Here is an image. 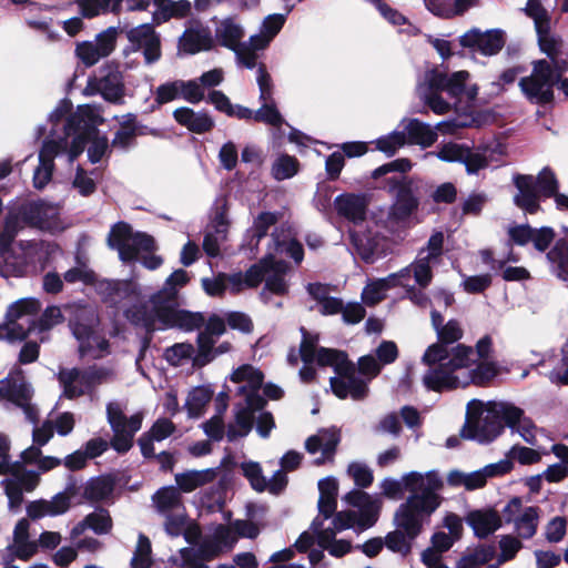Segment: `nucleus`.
<instances>
[{"instance_id": "f257e3e1", "label": "nucleus", "mask_w": 568, "mask_h": 568, "mask_svg": "<svg viewBox=\"0 0 568 568\" xmlns=\"http://www.w3.org/2000/svg\"><path fill=\"white\" fill-rule=\"evenodd\" d=\"M432 325L435 328L439 343L430 345L423 362L430 367L424 375V385L432 390L442 392L469 384L483 385L497 376L499 369L491 361V338L481 337L475 349L464 345L449 348L446 344L457 342L463 336L458 321L450 320L443 325V316L432 311Z\"/></svg>"}, {"instance_id": "f03ea898", "label": "nucleus", "mask_w": 568, "mask_h": 568, "mask_svg": "<svg viewBox=\"0 0 568 568\" xmlns=\"http://www.w3.org/2000/svg\"><path fill=\"white\" fill-rule=\"evenodd\" d=\"M525 11L534 20L539 47L549 60L536 61L531 74L523 78L519 85L531 102L546 104L552 101L554 83L568 70V62L560 58L562 42L550 32V16L540 0H528Z\"/></svg>"}, {"instance_id": "7ed1b4c3", "label": "nucleus", "mask_w": 568, "mask_h": 568, "mask_svg": "<svg viewBox=\"0 0 568 568\" xmlns=\"http://www.w3.org/2000/svg\"><path fill=\"white\" fill-rule=\"evenodd\" d=\"M503 423L516 429L527 443L535 444L536 430L531 420L524 415L523 409L507 402L470 400L466 425L460 435L480 443L490 442L501 432Z\"/></svg>"}, {"instance_id": "20e7f679", "label": "nucleus", "mask_w": 568, "mask_h": 568, "mask_svg": "<svg viewBox=\"0 0 568 568\" xmlns=\"http://www.w3.org/2000/svg\"><path fill=\"white\" fill-rule=\"evenodd\" d=\"M345 501L357 508V511H339L332 520V525L324 527L320 517L312 524L313 535L316 536L320 547L329 551L335 557H341L351 550V544L344 539H335V535L347 528L357 527L367 529L378 519L382 508V499L362 490H352L345 497Z\"/></svg>"}, {"instance_id": "39448f33", "label": "nucleus", "mask_w": 568, "mask_h": 568, "mask_svg": "<svg viewBox=\"0 0 568 568\" xmlns=\"http://www.w3.org/2000/svg\"><path fill=\"white\" fill-rule=\"evenodd\" d=\"M317 338L307 335L303 331V341L301 343V357L304 366L300 371L303 382H310L315 375L312 363L321 366H332L337 374L331 378V387L334 394L339 398L351 397L355 400L366 396V385L357 379L354 373V366L346 358L343 352L332 348H317Z\"/></svg>"}, {"instance_id": "423d86ee", "label": "nucleus", "mask_w": 568, "mask_h": 568, "mask_svg": "<svg viewBox=\"0 0 568 568\" xmlns=\"http://www.w3.org/2000/svg\"><path fill=\"white\" fill-rule=\"evenodd\" d=\"M103 122L101 110L95 105H80L77 112L68 120L64 126L63 136L68 141L65 151V162L68 164L83 152L85 143L88 146V158L90 162L97 163L106 153L109 149L108 139L101 135L97 125Z\"/></svg>"}, {"instance_id": "0eeeda50", "label": "nucleus", "mask_w": 568, "mask_h": 568, "mask_svg": "<svg viewBox=\"0 0 568 568\" xmlns=\"http://www.w3.org/2000/svg\"><path fill=\"white\" fill-rule=\"evenodd\" d=\"M125 315L134 324L148 329L178 327L191 332L204 323L201 314L178 308L174 290H165L163 303L161 295H154L148 304L128 308Z\"/></svg>"}, {"instance_id": "6e6552de", "label": "nucleus", "mask_w": 568, "mask_h": 568, "mask_svg": "<svg viewBox=\"0 0 568 568\" xmlns=\"http://www.w3.org/2000/svg\"><path fill=\"white\" fill-rule=\"evenodd\" d=\"M436 499L413 497L402 503L394 514L396 530L385 538L388 549L405 556L410 551L412 541L420 534L425 524L436 511Z\"/></svg>"}, {"instance_id": "1a4fd4ad", "label": "nucleus", "mask_w": 568, "mask_h": 568, "mask_svg": "<svg viewBox=\"0 0 568 568\" xmlns=\"http://www.w3.org/2000/svg\"><path fill=\"white\" fill-rule=\"evenodd\" d=\"M20 221L49 232H61L65 227L60 219L59 205L43 200L26 203L19 209L18 214L9 215L0 229V253L9 248L19 231Z\"/></svg>"}, {"instance_id": "9d476101", "label": "nucleus", "mask_w": 568, "mask_h": 568, "mask_svg": "<svg viewBox=\"0 0 568 568\" xmlns=\"http://www.w3.org/2000/svg\"><path fill=\"white\" fill-rule=\"evenodd\" d=\"M514 184L517 189L514 203L527 214H535L540 210L541 196H552L558 209L568 210V196L557 192L558 181L548 169H544L537 176L515 175Z\"/></svg>"}, {"instance_id": "9b49d317", "label": "nucleus", "mask_w": 568, "mask_h": 568, "mask_svg": "<svg viewBox=\"0 0 568 568\" xmlns=\"http://www.w3.org/2000/svg\"><path fill=\"white\" fill-rule=\"evenodd\" d=\"M287 264L270 253L258 264L251 266L245 274H224L227 291L235 294L245 288L257 286L263 280L265 288L275 294H283L287 290L284 278Z\"/></svg>"}, {"instance_id": "f8f14e48", "label": "nucleus", "mask_w": 568, "mask_h": 568, "mask_svg": "<svg viewBox=\"0 0 568 568\" xmlns=\"http://www.w3.org/2000/svg\"><path fill=\"white\" fill-rule=\"evenodd\" d=\"M108 243L116 248L123 262L141 260L149 270H155L162 264V258L150 255L154 251V240L145 233H133L130 225L123 222L115 224L109 234Z\"/></svg>"}, {"instance_id": "ddd939ff", "label": "nucleus", "mask_w": 568, "mask_h": 568, "mask_svg": "<svg viewBox=\"0 0 568 568\" xmlns=\"http://www.w3.org/2000/svg\"><path fill=\"white\" fill-rule=\"evenodd\" d=\"M379 487L385 497L394 500L400 499L405 491L410 494L406 500L413 497L436 499V509L443 500L438 494L443 488V480L434 470L427 473L410 471L403 475L400 479L385 478L381 481Z\"/></svg>"}, {"instance_id": "4468645a", "label": "nucleus", "mask_w": 568, "mask_h": 568, "mask_svg": "<svg viewBox=\"0 0 568 568\" xmlns=\"http://www.w3.org/2000/svg\"><path fill=\"white\" fill-rule=\"evenodd\" d=\"M40 308L41 303L33 297L20 298L13 302L8 307L6 322L0 325V333H2L3 338L10 342L26 338L36 326L33 317Z\"/></svg>"}, {"instance_id": "2eb2a0df", "label": "nucleus", "mask_w": 568, "mask_h": 568, "mask_svg": "<svg viewBox=\"0 0 568 568\" xmlns=\"http://www.w3.org/2000/svg\"><path fill=\"white\" fill-rule=\"evenodd\" d=\"M33 389L22 372L17 369L0 379V399L20 408L30 423H37L39 410L32 403Z\"/></svg>"}, {"instance_id": "dca6fc26", "label": "nucleus", "mask_w": 568, "mask_h": 568, "mask_svg": "<svg viewBox=\"0 0 568 568\" xmlns=\"http://www.w3.org/2000/svg\"><path fill=\"white\" fill-rule=\"evenodd\" d=\"M106 416L113 430L112 447L119 453L128 452L132 447L135 433L141 428L143 414L136 413L126 418L123 405L112 402L106 406Z\"/></svg>"}, {"instance_id": "f3484780", "label": "nucleus", "mask_w": 568, "mask_h": 568, "mask_svg": "<svg viewBox=\"0 0 568 568\" xmlns=\"http://www.w3.org/2000/svg\"><path fill=\"white\" fill-rule=\"evenodd\" d=\"M244 36L242 27L231 19L223 20L215 30L217 41L235 52L239 62L247 69L256 67L257 54L251 47L250 40L241 43Z\"/></svg>"}, {"instance_id": "a211bd4d", "label": "nucleus", "mask_w": 568, "mask_h": 568, "mask_svg": "<svg viewBox=\"0 0 568 568\" xmlns=\"http://www.w3.org/2000/svg\"><path fill=\"white\" fill-rule=\"evenodd\" d=\"M426 80L437 88H442L447 92L452 99H455L454 104L462 103L464 98L467 104L471 102L478 92L475 84L467 85L469 73L467 71H457L452 74H446L438 70H430L426 72Z\"/></svg>"}, {"instance_id": "6ab92c4d", "label": "nucleus", "mask_w": 568, "mask_h": 568, "mask_svg": "<svg viewBox=\"0 0 568 568\" xmlns=\"http://www.w3.org/2000/svg\"><path fill=\"white\" fill-rule=\"evenodd\" d=\"M9 477L2 480L10 509H17L23 501V493H31L40 483L38 473L28 470L19 462L8 469Z\"/></svg>"}, {"instance_id": "aec40b11", "label": "nucleus", "mask_w": 568, "mask_h": 568, "mask_svg": "<svg viewBox=\"0 0 568 568\" xmlns=\"http://www.w3.org/2000/svg\"><path fill=\"white\" fill-rule=\"evenodd\" d=\"M444 244V234L442 232L434 233L425 248H422L416 260L409 265L414 275L415 283L425 288L433 278L432 268L437 265L442 258Z\"/></svg>"}, {"instance_id": "412c9836", "label": "nucleus", "mask_w": 568, "mask_h": 568, "mask_svg": "<svg viewBox=\"0 0 568 568\" xmlns=\"http://www.w3.org/2000/svg\"><path fill=\"white\" fill-rule=\"evenodd\" d=\"M230 381L239 385L236 394L243 396L244 402L255 406L265 405V399L260 395L264 375L258 368L250 364L241 365L231 373Z\"/></svg>"}, {"instance_id": "4be33fe9", "label": "nucleus", "mask_w": 568, "mask_h": 568, "mask_svg": "<svg viewBox=\"0 0 568 568\" xmlns=\"http://www.w3.org/2000/svg\"><path fill=\"white\" fill-rule=\"evenodd\" d=\"M511 466L510 460L503 459L471 473L452 470L447 476V481L453 487H464L466 490H475L484 487L488 478L508 473Z\"/></svg>"}, {"instance_id": "5701e85b", "label": "nucleus", "mask_w": 568, "mask_h": 568, "mask_svg": "<svg viewBox=\"0 0 568 568\" xmlns=\"http://www.w3.org/2000/svg\"><path fill=\"white\" fill-rule=\"evenodd\" d=\"M58 247L41 240L20 241L14 252L20 266L32 272H41Z\"/></svg>"}, {"instance_id": "b1692460", "label": "nucleus", "mask_w": 568, "mask_h": 568, "mask_svg": "<svg viewBox=\"0 0 568 568\" xmlns=\"http://www.w3.org/2000/svg\"><path fill=\"white\" fill-rule=\"evenodd\" d=\"M68 141L65 139H47L39 152V165L33 172V186L38 190L43 189L51 180L53 172V160L59 156L65 160Z\"/></svg>"}, {"instance_id": "393cba45", "label": "nucleus", "mask_w": 568, "mask_h": 568, "mask_svg": "<svg viewBox=\"0 0 568 568\" xmlns=\"http://www.w3.org/2000/svg\"><path fill=\"white\" fill-rule=\"evenodd\" d=\"M116 29L108 28L92 41H82L75 45L77 58L85 65L92 67L102 58L110 55L115 48Z\"/></svg>"}, {"instance_id": "a878e982", "label": "nucleus", "mask_w": 568, "mask_h": 568, "mask_svg": "<svg viewBox=\"0 0 568 568\" xmlns=\"http://www.w3.org/2000/svg\"><path fill=\"white\" fill-rule=\"evenodd\" d=\"M355 251L367 263H373L392 251L390 241L377 232L371 230H352L349 232Z\"/></svg>"}, {"instance_id": "bb28decb", "label": "nucleus", "mask_w": 568, "mask_h": 568, "mask_svg": "<svg viewBox=\"0 0 568 568\" xmlns=\"http://www.w3.org/2000/svg\"><path fill=\"white\" fill-rule=\"evenodd\" d=\"M436 154L442 161L463 163L468 174H477L480 170L487 168L485 154L475 152V150L464 144L454 142L443 144Z\"/></svg>"}, {"instance_id": "cd10ccee", "label": "nucleus", "mask_w": 568, "mask_h": 568, "mask_svg": "<svg viewBox=\"0 0 568 568\" xmlns=\"http://www.w3.org/2000/svg\"><path fill=\"white\" fill-rule=\"evenodd\" d=\"M390 191L397 190L396 200L392 205L390 215L402 221L410 216L418 207V199L415 196L410 181L404 176H393L387 180Z\"/></svg>"}, {"instance_id": "c85d7f7f", "label": "nucleus", "mask_w": 568, "mask_h": 568, "mask_svg": "<svg viewBox=\"0 0 568 568\" xmlns=\"http://www.w3.org/2000/svg\"><path fill=\"white\" fill-rule=\"evenodd\" d=\"M29 521L26 518L20 519L13 530L12 542L2 551L4 564H11L16 559L27 561L38 551L37 541L29 538Z\"/></svg>"}, {"instance_id": "c756f323", "label": "nucleus", "mask_w": 568, "mask_h": 568, "mask_svg": "<svg viewBox=\"0 0 568 568\" xmlns=\"http://www.w3.org/2000/svg\"><path fill=\"white\" fill-rule=\"evenodd\" d=\"M74 425L75 417L72 413H51L41 426L33 428V443L39 446H44L53 437L54 432L59 436H67L73 430Z\"/></svg>"}, {"instance_id": "7c9ffc66", "label": "nucleus", "mask_w": 568, "mask_h": 568, "mask_svg": "<svg viewBox=\"0 0 568 568\" xmlns=\"http://www.w3.org/2000/svg\"><path fill=\"white\" fill-rule=\"evenodd\" d=\"M460 44L484 55L497 54L505 44L504 32L499 29L481 32L473 29L460 37Z\"/></svg>"}, {"instance_id": "2f4dec72", "label": "nucleus", "mask_w": 568, "mask_h": 568, "mask_svg": "<svg viewBox=\"0 0 568 568\" xmlns=\"http://www.w3.org/2000/svg\"><path fill=\"white\" fill-rule=\"evenodd\" d=\"M225 323L217 316H212L206 323L205 329L197 335V352L192 357L193 366L203 367L212 362V346L216 338L225 333Z\"/></svg>"}, {"instance_id": "473e14b6", "label": "nucleus", "mask_w": 568, "mask_h": 568, "mask_svg": "<svg viewBox=\"0 0 568 568\" xmlns=\"http://www.w3.org/2000/svg\"><path fill=\"white\" fill-rule=\"evenodd\" d=\"M72 332L79 342V354L82 358L95 359L109 354V343L90 326L73 324Z\"/></svg>"}, {"instance_id": "72a5a7b5", "label": "nucleus", "mask_w": 568, "mask_h": 568, "mask_svg": "<svg viewBox=\"0 0 568 568\" xmlns=\"http://www.w3.org/2000/svg\"><path fill=\"white\" fill-rule=\"evenodd\" d=\"M100 93L106 101L118 103L122 100L124 87L122 75L118 71H112L102 78H90L83 89L84 95H94Z\"/></svg>"}, {"instance_id": "f704fd0d", "label": "nucleus", "mask_w": 568, "mask_h": 568, "mask_svg": "<svg viewBox=\"0 0 568 568\" xmlns=\"http://www.w3.org/2000/svg\"><path fill=\"white\" fill-rule=\"evenodd\" d=\"M505 514L509 520L515 524V529L521 538H531L537 530L538 526V510L535 507L521 508V503L518 498L508 503L505 508Z\"/></svg>"}, {"instance_id": "c9c22d12", "label": "nucleus", "mask_w": 568, "mask_h": 568, "mask_svg": "<svg viewBox=\"0 0 568 568\" xmlns=\"http://www.w3.org/2000/svg\"><path fill=\"white\" fill-rule=\"evenodd\" d=\"M73 493L70 488L54 495L51 499H39L27 506V514L31 519L55 517L68 511Z\"/></svg>"}, {"instance_id": "e433bc0d", "label": "nucleus", "mask_w": 568, "mask_h": 568, "mask_svg": "<svg viewBox=\"0 0 568 568\" xmlns=\"http://www.w3.org/2000/svg\"><path fill=\"white\" fill-rule=\"evenodd\" d=\"M214 40L211 30L200 23L191 26L179 40V52L184 54H195L202 51L211 50Z\"/></svg>"}, {"instance_id": "4c0bfd02", "label": "nucleus", "mask_w": 568, "mask_h": 568, "mask_svg": "<svg viewBox=\"0 0 568 568\" xmlns=\"http://www.w3.org/2000/svg\"><path fill=\"white\" fill-rule=\"evenodd\" d=\"M128 38L143 50L146 63H153L161 57L160 39L150 24H141L128 32Z\"/></svg>"}, {"instance_id": "58836bf2", "label": "nucleus", "mask_w": 568, "mask_h": 568, "mask_svg": "<svg viewBox=\"0 0 568 568\" xmlns=\"http://www.w3.org/2000/svg\"><path fill=\"white\" fill-rule=\"evenodd\" d=\"M222 546L216 541L206 540L199 548H182L176 556L171 557L174 566L184 568L189 565L203 562L215 558L222 550Z\"/></svg>"}, {"instance_id": "ea45409f", "label": "nucleus", "mask_w": 568, "mask_h": 568, "mask_svg": "<svg viewBox=\"0 0 568 568\" xmlns=\"http://www.w3.org/2000/svg\"><path fill=\"white\" fill-rule=\"evenodd\" d=\"M263 407L264 406L250 405L246 402L244 405H236L234 409V422L227 426L226 430L229 440L233 442L247 436L252 430L255 413Z\"/></svg>"}, {"instance_id": "a19ab883", "label": "nucleus", "mask_w": 568, "mask_h": 568, "mask_svg": "<svg viewBox=\"0 0 568 568\" xmlns=\"http://www.w3.org/2000/svg\"><path fill=\"white\" fill-rule=\"evenodd\" d=\"M58 379L63 388V395L73 399L92 389L84 371L78 368H63L59 372Z\"/></svg>"}, {"instance_id": "79ce46f5", "label": "nucleus", "mask_w": 568, "mask_h": 568, "mask_svg": "<svg viewBox=\"0 0 568 568\" xmlns=\"http://www.w3.org/2000/svg\"><path fill=\"white\" fill-rule=\"evenodd\" d=\"M334 205L337 213L355 226L365 220L367 202L362 195L342 194L335 199Z\"/></svg>"}, {"instance_id": "37998d69", "label": "nucleus", "mask_w": 568, "mask_h": 568, "mask_svg": "<svg viewBox=\"0 0 568 568\" xmlns=\"http://www.w3.org/2000/svg\"><path fill=\"white\" fill-rule=\"evenodd\" d=\"M339 442V435L336 429H321L315 435L307 438L305 448L310 454L321 453L322 457L316 460L317 464L331 458Z\"/></svg>"}, {"instance_id": "c03bdc74", "label": "nucleus", "mask_w": 568, "mask_h": 568, "mask_svg": "<svg viewBox=\"0 0 568 568\" xmlns=\"http://www.w3.org/2000/svg\"><path fill=\"white\" fill-rule=\"evenodd\" d=\"M466 523L478 538H485L500 527L501 518L493 509H478L468 513Z\"/></svg>"}, {"instance_id": "a18cd8bd", "label": "nucleus", "mask_w": 568, "mask_h": 568, "mask_svg": "<svg viewBox=\"0 0 568 568\" xmlns=\"http://www.w3.org/2000/svg\"><path fill=\"white\" fill-rule=\"evenodd\" d=\"M219 468H206L202 470H186L174 476L176 488L180 493H192L195 489L215 480Z\"/></svg>"}, {"instance_id": "49530a36", "label": "nucleus", "mask_w": 568, "mask_h": 568, "mask_svg": "<svg viewBox=\"0 0 568 568\" xmlns=\"http://www.w3.org/2000/svg\"><path fill=\"white\" fill-rule=\"evenodd\" d=\"M152 506L162 515H170L184 509L183 498L174 486H164L158 489L151 498Z\"/></svg>"}, {"instance_id": "de8ad7c7", "label": "nucleus", "mask_w": 568, "mask_h": 568, "mask_svg": "<svg viewBox=\"0 0 568 568\" xmlns=\"http://www.w3.org/2000/svg\"><path fill=\"white\" fill-rule=\"evenodd\" d=\"M272 240L276 253L287 254L294 258L296 263H300L303 260L302 245L296 241L291 226L283 225L280 229H276L272 234Z\"/></svg>"}, {"instance_id": "09e8293b", "label": "nucleus", "mask_w": 568, "mask_h": 568, "mask_svg": "<svg viewBox=\"0 0 568 568\" xmlns=\"http://www.w3.org/2000/svg\"><path fill=\"white\" fill-rule=\"evenodd\" d=\"M173 116L178 123L199 134L214 126L213 119L206 112H195L186 106L176 109Z\"/></svg>"}, {"instance_id": "8fccbe9b", "label": "nucleus", "mask_w": 568, "mask_h": 568, "mask_svg": "<svg viewBox=\"0 0 568 568\" xmlns=\"http://www.w3.org/2000/svg\"><path fill=\"white\" fill-rule=\"evenodd\" d=\"M407 143L430 146L437 140V133L427 124L416 119H405L400 122Z\"/></svg>"}, {"instance_id": "3c124183", "label": "nucleus", "mask_w": 568, "mask_h": 568, "mask_svg": "<svg viewBox=\"0 0 568 568\" xmlns=\"http://www.w3.org/2000/svg\"><path fill=\"white\" fill-rule=\"evenodd\" d=\"M175 432V425L168 418H159L151 427L148 434H144L140 440V447L143 456L154 455L153 440L161 442Z\"/></svg>"}, {"instance_id": "603ef678", "label": "nucleus", "mask_w": 568, "mask_h": 568, "mask_svg": "<svg viewBox=\"0 0 568 568\" xmlns=\"http://www.w3.org/2000/svg\"><path fill=\"white\" fill-rule=\"evenodd\" d=\"M284 22V14H270L264 19L260 33L250 38L251 47H253L255 53L268 45L272 39L280 32Z\"/></svg>"}, {"instance_id": "864d4df0", "label": "nucleus", "mask_w": 568, "mask_h": 568, "mask_svg": "<svg viewBox=\"0 0 568 568\" xmlns=\"http://www.w3.org/2000/svg\"><path fill=\"white\" fill-rule=\"evenodd\" d=\"M320 499L318 510L320 516L328 519L336 510L337 506V481L333 477H327L318 481Z\"/></svg>"}, {"instance_id": "5fc2aeb1", "label": "nucleus", "mask_w": 568, "mask_h": 568, "mask_svg": "<svg viewBox=\"0 0 568 568\" xmlns=\"http://www.w3.org/2000/svg\"><path fill=\"white\" fill-rule=\"evenodd\" d=\"M163 517L165 518L164 530L169 536L179 537L180 535H183L187 542H192L199 535L196 528L189 527L185 508Z\"/></svg>"}, {"instance_id": "6e6d98bb", "label": "nucleus", "mask_w": 568, "mask_h": 568, "mask_svg": "<svg viewBox=\"0 0 568 568\" xmlns=\"http://www.w3.org/2000/svg\"><path fill=\"white\" fill-rule=\"evenodd\" d=\"M417 92L419 98L430 108L436 114H445L450 111L452 103L445 101L440 93L444 92L442 88L430 84L424 77V81L418 84Z\"/></svg>"}, {"instance_id": "4d7b16f0", "label": "nucleus", "mask_w": 568, "mask_h": 568, "mask_svg": "<svg viewBox=\"0 0 568 568\" xmlns=\"http://www.w3.org/2000/svg\"><path fill=\"white\" fill-rule=\"evenodd\" d=\"M87 528L92 529L95 534H108L112 528V519L105 509H98L89 514L83 521L73 527L71 531L72 537H78Z\"/></svg>"}, {"instance_id": "13d9d810", "label": "nucleus", "mask_w": 568, "mask_h": 568, "mask_svg": "<svg viewBox=\"0 0 568 568\" xmlns=\"http://www.w3.org/2000/svg\"><path fill=\"white\" fill-rule=\"evenodd\" d=\"M214 390L211 386L203 385L191 389L185 402V408L189 417H201L204 414L207 404L211 402Z\"/></svg>"}, {"instance_id": "bf43d9fd", "label": "nucleus", "mask_w": 568, "mask_h": 568, "mask_svg": "<svg viewBox=\"0 0 568 568\" xmlns=\"http://www.w3.org/2000/svg\"><path fill=\"white\" fill-rule=\"evenodd\" d=\"M300 171L298 160L288 154L277 155L271 166V175L276 181L292 179Z\"/></svg>"}, {"instance_id": "052dcab7", "label": "nucleus", "mask_w": 568, "mask_h": 568, "mask_svg": "<svg viewBox=\"0 0 568 568\" xmlns=\"http://www.w3.org/2000/svg\"><path fill=\"white\" fill-rule=\"evenodd\" d=\"M427 9L436 16L453 17L464 12L470 0H424Z\"/></svg>"}, {"instance_id": "680f3d73", "label": "nucleus", "mask_w": 568, "mask_h": 568, "mask_svg": "<svg viewBox=\"0 0 568 568\" xmlns=\"http://www.w3.org/2000/svg\"><path fill=\"white\" fill-rule=\"evenodd\" d=\"M122 1L123 0H77V3L83 17L92 18L109 11H118Z\"/></svg>"}, {"instance_id": "e2e57ef3", "label": "nucleus", "mask_w": 568, "mask_h": 568, "mask_svg": "<svg viewBox=\"0 0 568 568\" xmlns=\"http://www.w3.org/2000/svg\"><path fill=\"white\" fill-rule=\"evenodd\" d=\"M547 258L557 275L566 280L568 276V244L558 241L554 248L548 252Z\"/></svg>"}, {"instance_id": "0e129e2a", "label": "nucleus", "mask_w": 568, "mask_h": 568, "mask_svg": "<svg viewBox=\"0 0 568 568\" xmlns=\"http://www.w3.org/2000/svg\"><path fill=\"white\" fill-rule=\"evenodd\" d=\"M113 491V484L106 478L91 479L83 488V497L90 501L106 499Z\"/></svg>"}, {"instance_id": "69168bd1", "label": "nucleus", "mask_w": 568, "mask_h": 568, "mask_svg": "<svg viewBox=\"0 0 568 568\" xmlns=\"http://www.w3.org/2000/svg\"><path fill=\"white\" fill-rule=\"evenodd\" d=\"M374 143L378 151L387 155H394L407 143V139L405 132L393 131L387 135L378 138Z\"/></svg>"}, {"instance_id": "338daca9", "label": "nucleus", "mask_w": 568, "mask_h": 568, "mask_svg": "<svg viewBox=\"0 0 568 568\" xmlns=\"http://www.w3.org/2000/svg\"><path fill=\"white\" fill-rule=\"evenodd\" d=\"M151 551L150 539L144 535H140L131 560L132 568H150L152 565Z\"/></svg>"}, {"instance_id": "774afa93", "label": "nucleus", "mask_w": 568, "mask_h": 568, "mask_svg": "<svg viewBox=\"0 0 568 568\" xmlns=\"http://www.w3.org/2000/svg\"><path fill=\"white\" fill-rule=\"evenodd\" d=\"M494 557V550L489 547H479L465 555L458 561V568H478Z\"/></svg>"}]
</instances>
